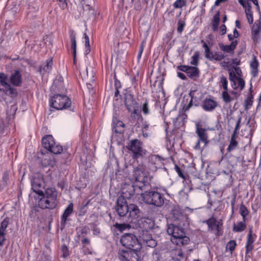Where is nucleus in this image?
<instances>
[{"label":"nucleus","instance_id":"1","mask_svg":"<svg viewBox=\"0 0 261 261\" xmlns=\"http://www.w3.org/2000/svg\"><path fill=\"white\" fill-rule=\"evenodd\" d=\"M39 196L41 198L38 200V205L40 208L53 210L58 205V192L55 188H47L43 194Z\"/></svg>","mask_w":261,"mask_h":261},{"label":"nucleus","instance_id":"2","mask_svg":"<svg viewBox=\"0 0 261 261\" xmlns=\"http://www.w3.org/2000/svg\"><path fill=\"white\" fill-rule=\"evenodd\" d=\"M169 235L171 236V241L177 246H180L188 244L190 239L186 236L184 229L178 226L169 224L167 229Z\"/></svg>","mask_w":261,"mask_h":261},{"label":"nucleus","instance_id":"3","mask_svg":"<svg viewBox=\"0 0 261 261\" xmlns=\"http://www.w3.org/2000/svg\"><path fill=\"white\" fill-rule=\"evenodd\" d=\"M154 222L150 219H147L144 221L143 225L144 229L139 230V239L142 243L148 247L154 248L156 245V241L152 238L150 233L147 230L148 229H152L154 227Z\"/></svg>","mask_w":261,"mask_h":261},{"label":"nucleus","instance_id":"4","mask_svg":"<svg viewBox=\"0 0 261 261\" xmlns=\"http://www.w3.org/2000/svg\"><path fill=\"white\" fill-rule=\"evenodd\" d=\"M140 194L143 200L148 204L161 207L165 203V198L163 195L157 191H147Z\"/></svg>","mask_w":261,"mask_h":261},{"label":"nucleus","instance_id":"5","mask_svg":"<svg viewBox=\"0 0 261 261\" xmlns=\"http://www.w3.org/2000/svg\"><path fill=\"white\" fill-rule=\"evenodd\" d=\"M120 242L122 246L128 249L140 250L142 248V243H140L137 237L132 233H125L120 239Z\"/></svg>","mask_w":261,"mask_h":261},{"label":"nucleus","instance_id":"6","mask_svg":"<svg viewBox=\"0 0 261 261\" xmlns=\"http://www.w3.org/2000/svg\"><path fill=\"white\" fill-rule=\"evenodd\" d=\"M71 102L65 95L55 94L49 99V105L57 110H63L69 107Z\"/></svg>","mask_w":261,"mask_h":261},{"label":"nucleus","instance_id":"7","mask_svg":"<svg viewBox=\"0 0 261 261\" xmlns=\"http://www.w3.org/2000/svg\"><path fill=\"white\" fill-rule=\"evenodd\" d=\"M133 178L134 182L139 190H144L147 186V179L142 166L139 165L133 170Z\"/></svg>","mask_w":261,"mask_h":261},{"label":"nucleus","instance_id":"8","mask_svg":"<svg viewBox=\"0 0 261 261\" xmlns=\"http://www.w3.org/2000/svg\"><path fill=\"white\" fill-rule=\"evenodd\" d=\"M43 147L50 152L54 154H59L63 151V147L56 143L54 137L50 135H45L42 139Z\"/></svg>","mask_w":261,"mask_h":261},{"label":"nucleus","instance_id":"9","mask_svg":"<svg viewBox=\"0 0 261 261\" xmlns=\"http://www.w3.org/2000/svg\"><path fill=\"white\" fill-rule=\"evenodd\" d=\"M201 43L204 48L205 57L207 59L210 61H220L227 56V55H225L222 51H211L210 47L204 40H201Z\"/></svg>","mask_w":261,"mask_h":261},{"label":"nucleus","instance_id":"10","mask_svg":"<svg viewBox=\"0 0 261 261\" xmlns=\"http://www.w3.org/2000/svg\"><path fill=\"white\" fill-rule=\"evenodd\" d=\"M0 91L11 97H16L17 94L16 89L8 83L7 75L3 72L0 73Z\"/></svg>","mask_w":261,"mask_h":261},{"label":"nucleus","instance_id":"11","mask_svg":"<svg viewBox=\"0 0 261 261\" xmlns=\"http://www.w3.org/2000/svg\"><path fill=\"white\" fill-rule=\"evenodd\" d=\"M136 186V184L133 182L131 184H124L122 185L121 189V195L120 197H123L124 199H130L135 193L139 194L141 191Z\"/></svg>","mask_w":261,"mask_h":261},{"label":"nucleus","instance_id":"12","mask_svg":"<svg viewBox=\"0 0 261 261\" xmlns=\"http://www.w3.org/2000/svg\"><path fill=\"white\" fill-rule=\"evenodd\" d=\"M125 104L127 110L131 113L132 117L139 118L140 117L139 110L137 109V102L132 95H125Z\"/></svg>","mask_w":261,"mask_h":261},{"label":"nucleus","instance_id":"13","mask_svg":"<svg viewBox=\"0 0 261 261\" xmlns=\"http://www.w3.org/2000/svg\"><path fill=\"white\" fill-rule=\"evenodd\" d=\"M208 226V231L214 233L216 236H219L221 234L223 225L221 220H217L215 217H211L204 221Z\"/></svg>","mask_w":261,"mask_h":261},{"label":"nucleus","instance_id":"14","mask_svg":"<svg viewBox=\"0 0 261 261\" xmlns=\"http://www.w3.org/2000/svg\"><path fill=\"white\" fill-rule=\"evenodd\" d=\"M139 251L133 249L119 250L118 257L121 261H138L139 259L138 252Z\"/></svg>","mask_w":261,"mask_h":261},{"label":"nucleus","instance_id":"15","mask_svg":"<svg viewBox=\"0 0 261 261\" xmlns=\"http://www.w3.org/2000/svg\"><path fill=\"white\" fill-rule=\"evenodd\" d=\"M177 69L185 72L187 75L193 81H197L200 76V70L196 67L181 65L178 66Z\"/></svg>","mask_w":261,"mask_h":261},{"label":"nucleus","instance_id":"16","mask_svg":"<svg viewBox=\"0 0 261 261\" xmlns=\"http://www.w3.org/2000/svg\"><path fill=\"white\" fill-rule=\"evenodd\" d=\"M214 130L213 128H203L200 123L196 122V133L198 137L199 141H201V142L204 143L203 147L206 146L208 143V135L206 132L207 130Z\"/></svg>","mask_w":261,"mask_h":261},{"label":"nucleus","instance_id":"17","mask_svg":"<svg viewBox=\"0 0 261 261\" xmlns=\"http://www.w3.org/2000/svg\"><path fill=\"white\" fill-rule=\"evenodd\" d=\"M128 205L124 198L119 197L117 201L116 210L120 217H123L128 213Z\"/></svg>","mask_w":261,"mask_h":261},{"label":"nucleus","instance_id":"18","mask_svg":"<svg viewBox=\"0 0 261 261\" xmlns=\"http://www.w3.org/2000/svg\"><path fill=\"white\" fill-rule=\"evenodd\" d=\"M128 149L133 152V156L135 159H137L140 155H142V143L137 139L133 140L130 142Z\"/></svg>","mask_w":261,"mask_h":261},{"label":"nucleus","instance_id":"19","mask_svg":"<svg viewBox=\"0 0 261 261\" xmlns=\"http://www.w3.org/2000/svg\"><path fill=\"white\" fill-rule=\"evenodd\" d=\"M238 44L237 40L232 41L229 45H225L222 43H219L218 46L221 51L224 53L225 55L229 54V55H233L236 46Z\"/></svg>","mask_w":261,"mask_h":261},{"label":"nucleus","instance_id":"20","mask_svg":"<svg viewBox=\"0 0 261 261\" xmlns=\"http://www.w3.org/2000/svg\"><path fill=\"white\" fill-rule=\"evenodd\" d=\"M32 189L33 191L38 195L43 194V191L41 190L43 187L42 179L40 178L34 177L31 181Z\"/></svg>","mask_w":261,"mask_h":261},{"label":"nucleus","instance_id":"21","mask_svg":"<svg viewBox=\"0 0 261 261\" xmlns=\"http://www.w3.org/2000/svg\"><path fill=\"white\" fill-rule=\"evenodd\" d=\"M69 35L71 43L70 48L72 50L74 61H75L76 51V33L73 30H70Z\"/></svg>","mask_w":261,"mask_h":261},{"label":"nucleus","instance_id":"22","mask_svg":"<svg viewBox=\"0 0 261 261\" xmlns=\"http://www.w3.org/2000/svg\"><path fill=\"white\" fill-rule=\"evenodd\" d=\"M217 105V102L215 100L210 98H206L203 102L202 107L204 111L210 112L214 110Z\"/></svg>","mask_w":261,"mask_h":261},{"label":"nucleus","instance_id":"23","mask_svg":"<svg viewBox=\"0 0 261 261\" xmlns=\"http://www.w3.org/2000/svg\"><path fill=\"white\" fill-rule=\"evenodd\" d=\"M261 32L260 23L255 22L251 30V35L253 41L257 43L260 37L259 34Z\"/></svg>","mask_w":261,"mask_h":261},{"label":"nucleus","instance_id":"24","mask_svg":"<svg viewBox=\"0 0 261 261\" xmlns=\"http://www.w3.org/2000/svg\"><path fill=\"white\" fill-rule=\"evenodd\" d=\"M11 83L15 86H20L22 83L21 75L20 72L16 70L10 77Z\"/></svg>","mask_w":261,"mask_h":261},{"label":"nucleus","instance_id":"25","mask_svg":"<svg viewBox=\"0 0 261 261\" xmlns=\"http://www.w3.org/2000/svg\"><path fill=\"white\" fill-rule=\"evenodd\" d=\"M128 213H129V217L132 221L133 220L138 218L140 213V210L136 204H130L128 207Z\"/></svg>","mask_w":261,"mask_h":261},{"label":"nucleus","instance_id":"26","mask_svg":"<svg viewBox=\"0 0 261 261\" xmlns=\"http://www.w3.org/2000/svg\"><path fill=\"white\" fill-rule=\"evenodd\" d=\"M73 204L72 203H70L68 206L65 210L62 217H61V224L65 225L68 217H69L73 212Z\"/></svg>","mask_w":261,"mask_h":261},{"label":"nucleus","instance_id":"27","mask_svg":"<svg viewBox=\"0 0 261 261\" xmlns=\"http://www.w3.org/2000/svg\"><path fill=\"white\" fill-rule=\"evenodd\" d=\"M250 66L251 69V73L252 75L254 77L257 76L258 73V62L256 57L254 55L253 56L252 60L250 62Z\"/></svg>","mask_w":261,"mask_h":261},{"label":"nucleus","instance_id":"28","mask_svg":"<svg viewBox=\"0 0 261 261\" xmlns=\"http://www.w3.org/2000/svg\"><path fill=\"white\" fill-rule=\"evenodd\" d=\"M245 9V12L247 19L249 24H252L253 22V13L251 10V5L250 3H247L245 7H243Z\"/></svg>","mask_w":261,"mask_h":261},{"label":"nucleus","instance_id":"29","mask_svg":"<svg viewBox=\"0 0 261 261\" xmlns=\"http://www.w3.org/2000/svg\"><path fill=\"white\" fill-rule=\"evenodd\" d=\"M254 239L252 236V229H250L248 234L247 240L245 246L246 249H247V253L248 252H251L252 251L254 246Z\"/></svg>","mask_w":261,"mask_h":261},{"label":"nucleus","instance_id":"30","mask_svg":"<svg viewBox=\"0 0 261 261\" xmlns=\"http://www.w3.org/2000/svg\"><path fill=\"white\" fill-rule=\"evenodd\" d=\"M53 60L51 59H49L46 60L44 65H42L40 67V72L41 74H44L45 73H49L52 68Z\"/></svg>","mask_w":261,"mask_h":261},{"label":"nucleus","instance_id":"31","mask_svg":"<svg viewBox=\"0 0 261 261\" xmlns=\"http://www.w3.org/2000/svg\"><path fill=\"white\" fill-rule=\"evenodd\" d=\"M201 93L197 89L191 90L189 93L191 97L189 105L198 102L201 97Z\"/></svg>","mask_w":261,"mask_h":261},{"label":"nucleus","instance_id":"32","mask_svg":"<svg viewBox=\"0 0 261 261\" xmlns=\"http://www.w3.org/2000/svg\"><path fill=\"white\" fill-rule=\"evenodd\" d=\"M250 92L245 101V110H248L252 106L253 95L252 94V88H250Z\"/></svg>","mask_w":261,"mask_h":261},{"label":"nucleus","instance_id":"33","mask_svg":"<svg viewBox=\"0 0 261 261\" xmlns=\"http://www.w3.org/2000/svg\"><path fill=\"white\" fill-rule=\"evenodd\" d=\"M36 261H52V257L44 251H40L36 257Z\"/></svg>","mask_w":261,"mask_h":261},{"label":"nucleus","instance_id":"34","mask_svg":"<svg viewBox=\"0 0 261 261\" xmlns=\"http://www.w3.org/2000/svg\"><path fill=\"white\" fill-rule=\"evenodd\" d=\"M185 117L184 115H178L173 119V123L175 128H179L185 124Z\"/></svg>","mask_w":261,"mask_h":261},{"label":"nucleus","instance_id":"35","mask_svg":"<svg viewBox=\"0 0 261 261\" xmlns=\"http://www.w3.org/2000/svg\"><path fill=\"white\" fill-rule=\"evenodd\" d=\"M149 125L146 122H143L141 127V133L140 135H142L143 138H146L149 136Z\"/></svg>","mask_w":261,"mask_h":261},{"label":"nucleus","instance_id":"36","mask_svg":"<svg viewBox=\"0 0 261 261\" xmlns=\"http://www.w3.org/2000/svg\"><path fill=\"white\" fill-rule=\"evenodd\" d=\"M45 157L46 158L42 161V164L44 166H50L53 167L55 165L56 161L53 155H45Z\"/></svg>","mask_w":261,"mask_h":261},{"label":"nucleus","instance_id":"37","mask_svg":"<svg viewBox=\"0 0 261 261\" xmlns=\"http://www.w3.org/2000/svg\"><path fill=\"white\" fill-rule=\"evenodd\" d=\"M113 123L114 124V128L115 129V132L116 133H121L123 132L124 124L121 121H117L116 123H115V120H113Z\"/></svg>","mask_w":261,"mask_h":261},{"label":"nucleus","instance_id":"38","mask_svg":"<svg viewBox=\"0 0 261 261\" xmlns=\"http://www.w3.org/2000/svg\"><path fill=\"white\" fill-rule=\"evenodd\" d=\"M246 228L245 221L239 222L237 224L233 226V230L236 232H241L244 230Z\"/></svg>","mask_w":261,"mask_h":261},{"label":"nucleus","instance_id":"39","mask_svg":"<svg viewBox=\"0 0 261 261\" xmlns=\"http://www.w3.org/2000/svg\"><path fill=\"white\" fill-rule=\"evenodd\" d=\"M150 161L152 164L155 165V168H156V164L159 165L162 163L163 159L159 155L154 154L150 156Z\"/></svg>","mask_w":261,"mask_h":261},{"label":"nucleus","instance_id":"40","mask_svg":"<svg viewBox=\"0 0 261 261\" xmlns=\"http://www.w3.org/2000/svg\"><path fill=\"white\" fill-rule=\"evenodd\" d=\"M222 97L223 100L226 103H229L233 100V98L231 97L229 94L228 93V90H223L222 91Z\"/></svg>","mask_w":261,"mask_h":261},{"label":"nucleus","instance_id":"41","mask_svg":"<svg viewBox=\"0 0 261 261\" xmlns=\"http://www.w3.org/2000/svg\"><path fill=\"white\" fill-rule=\"evenodd\" d=\"M229 80L232 82V83H236V82H239L240 85L243 84V82L242 81V78L239 76H237L234 73L232 72H230L229 73Z\"/></svg>","mask_w":261,"mask_h":261},{"label":"nucleus","instance_id":"42","mask_svg":"<svg viewBox=\"0 0 261 261\" xmlns=\"http://www.w3.org/2000/svg\"><path fill=\"white\" fill-rule=\"evenodd\" d=\"M220 22V14L219 12H218L214 16V19L212 21V26L213 30L215 31L216 30Z\"/></svg>","mask_w":261,"mask_h":261},{"label":"nucleus","instance_id":"43","mask_svg":"<svg viewBox=\"0 0 261 261\" xmlns=\"http://www.w3.org/2000/svg\"><path fill=\"white\" fill-rule=\"evenodd\" d=\"M199 58V53L196 51L194 53L191 58L190 64L194 66H197L198 64Z\"/></svg>","mask_w":261,"mask_h":261},{"label":"nucleus","instance_id":"44","mask_svg":"<svg viewBox=\"0 0 261 261\" xmlns=\"http://www.w3.org/2000/svg\"><path fill=\"white\" fill-rule=\"evenodd\" d=\"M187 0H176L173 4L175 9L181 8L187 5Z\"/></svg>","mask_w":261,"mask_h":261},{"label":"nucleus","instance_id":"45","mask_svg":"<svg viewBox=\"0 0 261 261\" xmlns=\"http://www.w3.org/2000/svg\"><path fill=\"white\" fill-rule=\"evenodd\" d=\"M219 86L223 88V90H228V81H227V79L225 77H224V76H221L220 77Z\"/></svg>","mask_w":261,"mask_h":261},{"label":"nucleus","instance_id":"46","mask_svg":"<svg viewBox=\"0 0 261 261\" xmlns=\"http://www.w3.org/2000/svg\"><path fill=\"white\" fill-rule=\"evenodd\" d=\"M240 213L241 215L243 217V219L244 221H246V217L248 215L249 212L247 208V207L244 205H241L240 208Z\"/></svg>","mask_w":261,"mask_h":261},{"label":"nucleus","instance_id":"47","mask_svg":"<svg viewBox=\"0 0 261 261\" xmlns=\"http://www.w3.org/2000/svg\"><path fill=\"white\" fill-rule=\"evenodd\" d=\"M237 244L235 241L231 240L227 243L226 245V249L229 250L231 253L234 250Z\"/></svg>","mask_w":261,"mask_h":261},{"label":"nucleus","instance_id":"48","mask_svg":"<svg viewBox=\"0 0 261 261\" xmlns=\"http://www.w3.org/2000/svg\"><path fill=\"white\" fill-rule=\"evenodd\" d=\"M186 25L185 22L181 19L179 20L177 22V31L178 33L181 34L183 31Z\"/></svg>","mask_w":261,"mask_h":261},{"label":"nucleus","instance_id":"49","mask_svg":"<svg viewBox=\"0 0 261 261\" xmlns=\"http://www.w3.org/2000/svg\"><path fill=\"white\" fill-rule=\"evenodd\" d=\"M242 81L243 82V84L241 85L240 84L239 82H236V83H232V87L233 89H237L238 88H240L241 90H242L245 87V81L242 78Z\"/></svg>","mask_w":261,"mask_h":261},{"label":"nucleus","instance_id":"50","mask_svg":"<svg viewBox=\"0 0 261 261\" xmlns=\"http://www.w3.org/2000/svg\"><path fill=\"white\" fill-rule=\"evenodd\" d=\"M9 224V219L6 218L2 222L0 225V230L2 231L5 232L6 229L7 228Z\"/></svg>","mask_w":261,"mask_h":261},{"label":"nucleus","instance_id":"51","mask_svg":"<svg viewBox=\"0 0 261 261\" xmlns=\"http://www.w3.org/2000/svg\"><path fill=\"white\" fill-rule=\"evenodd\" d=\"M237 145L238 142L236 141V140L231 139L230 144L227 148V150L228 151H231V150L234 149Z\"/></svg>","mask_w":261,"mask_h":261},{"label":"nucleus","instance_id":"52","mask_svg":"<svg viewBox=\"0 0 261 261\" xmlns=\"http://www.w3.org/2000/svg\"><path fill=\"white\" fill-rule=\"evenodd\" d=\"M145 44V41H142V42L140 46L139 51L138 55H137V60H138V62L140 61V60L141 58L142 55V53L144 50Z\"/></svg>","mask_w":261,"mask_h":261},{"label":"nucleus","instance_id":"53","mask_svg":"<svg viewBox=\"0 0 261 261\" xmlns=\"http://www.w3.org/2000/svg\"><path fill=\"white\" fill-rule=\"evenodd\" d=\"M61 251L62 252V256L63 257L65 258L69 255L68 248L65 245L62 246Z\"/></svg>","mask_w":261,"mask_h":261},{"label":"nucleus","instance_id":"54","mask_svg":"<svg viewBox=\"0 0 261 261\" xmlns=\"http://www.w3.org/2000/svg\"><path fill=\"white\" fill-rule=\"evenodd\" d=\"M142 110L144 114L147 115L149 114V110L147 100H145V102L143 104Z\"/></svg>","mask_w":261,"mask_h":261},{"label":"nucleus","instance_id":"55","mask_svg":"<svg viewBox=\"0 0 261 261\" xmlns=\"http://www.w3.org/2000/svg\"><path fill=\"white\" fill-rule=\"evenodd\" d=\"M59 6L62 9H65L67 7V1L68 0H57Z\"/></svg>","mask_w":261,"mask_h":261},{"label":"nucleus","instance_id":"56","mask_svg":"<svg viewBox=\"0 0 261 261\" xmlns=\"http://www.w3.org/2000/svg\"><path fill=\"white\" fill-rule=\"evenodd\" d=\"M175 256H176L177 259L179 260L184 257L183 252L181 249H177L176 250Z\"/></svg>","mask_w":261,"mask_h":261},{"label":"nucleus","instance_id":"57","mask_svg":"<svg viewBox=\"0 0 261 261\" xmlns=\"http://www.w3.org/2000/svg\"><path fill=\"white\" fill-rule=\"evenodd\" d=\"M5 241V232L0 230V246L4 244Z\"/></svg>","mask_w":261,"mask_h":261},{"label":"nucleus","instance_id":"58","mask_svg":"<svg viewBox=\"0 0 261 261\" xmlns=\"http://www.w3.org/2000/svg\"><path fill=\"white\" fill-rule=\"evenodd\" d=\"M175 170L179 177L183 178H184V175L182 173V170L179 166L176 165L175 166Z\"/></svg>","mask_w":261,"mask_h":261},{"label":"nucleus","instance_id":"59","mask_svg":"<svg viewBox=\"0 0 261 261\" xmlns=\"http://www.w3.org/2000/svg\"><path fill=\"white\" fill-rule=\"evenodd\" d=\"M3 181L5 185H7L9 181V174L5 172L3 175Z\"/></svg>","mask_w":261,"mask_h":261},{"label":"nucleus","instance_id":"60","mask_svg":"<svg viewBox=\"0 0 261 261\" xmlns=\"http://www.w3.org/2000/svg\"><path fill=\"white\" fill-rule=\"evenodd\" d=\"M226 32V27L225 24H223L220 27V33L221 35H224Z\"/></svg>","mask_w":261,"mask_h":261},{"label":"nucleus","instance_id":"61","mask_svg":"<svg viewBox=\"0 0 261 261\" xmlns=\"http://www.w3.org/2000/svg\"><path fill=\"white\" fill-rule=\"evenodd\" d=\"M115 226L116 228H117L118 229H119L120 230H123L125 228V224H121L116 223L115 225Z\"/></svg>","mask_w":261,"mask_h":261},{"label":"nucleus","instance_id":"62","mask_svg":"<svg viewBox=\"0 0 261 261\" xmlns=\"http://www.w3.org/2000/svg\"><path fill=\"white\" fill-rule=\"evenodd\" d=\"M84 39L85 40V45L89 46L90 45L89 38L86 33L84 34Z\"/></svg>","mask_w":261,"mask_h":261},{"label":"nucleus","instance_id":"63","mask_svg":"<svg viewBox=\"0 0 261 261\" xmlns=\"http://www.w3.org/2000/svg\"><path fill=\"white\" fill-rule=\"evenodd\" d=\"M220 65L223 67H228L230 65V63L228 61H223L221 62Z\"/></svg>","mask_w":261,"mask_h":261},{"label":"nucleus","instance_id":"64","mask_svg":"<svg viewBox=\"0 0 261 261\" xmlns=\"http://www.w3.org/2000/svg\"><path fill=\"white\" fill-rule=\"evenodd\" d=\"M177 76L178 77H179L181 80H186L187 79L186 75L182 72H178Z\"/></svg>","mask_w":261,"mask_h":261}]
</instances>
